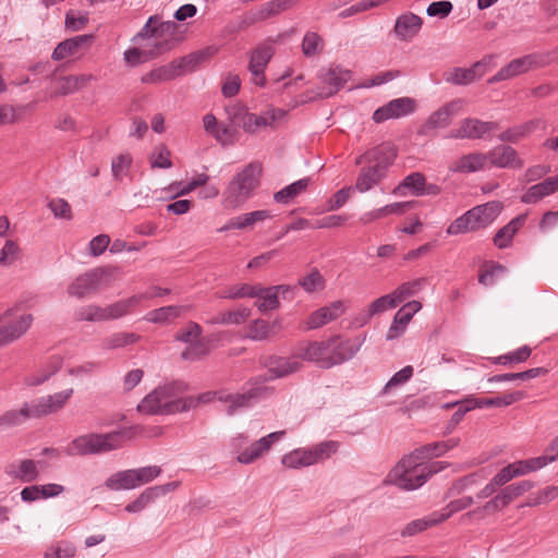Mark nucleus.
Wrapping results in <instances>:
<instances>
[{
    "label": "nucleus",
    "mask_w": 558,
    "mask_h": 558,
    "mask_svg": "<svg viewBox=\"0 0 558 558\" xmlns=\"http://www.w3.org/2000/svg\"><path fill=\"white\" fill-rule=\"evenodd\" d=\"M514 499H515V496L508 485V486L504 487L500 492H498L483 507L477 508L473 511H469L465 515L471 517L473 514H480L482 512H487L489 514L496 513V512H499L502 509H505Z\"/></svg>",
    "instance_id": "nucleus-33"
},
{
    "label": "nucleus",
    "mask_w": 558,
    "mask_h": 558,
    "mask_svg": "<svg viewBox=\"0 0 558 558\" xmlns=\"http://www.w3.org/2000/svg\"><path fill=\"white\" fill-rule=\"evenodd\" d=\"M210 53L208 50H199L193 53H190L180 59L173 60L171 63L177 72L178 76L184 75L186 73L194 72L198 65L209 58Z\"/></svg>",
    "instance_id": "nucleus-36"
},
{
    "label": "nucleus",
    "mask_w": 558,
    "mask_h": 558,
    "mask_svg": "<svg viewBox=\"0 0 558 558\" xmlns=\"http://www.w3.org/2000/svg\"><path fill=\"white\" fill-rule=\"evenodd\" d=\"M93 35H77L72 38L65 39L57 45L54 48L51 58L54 61H61L68 57H73L83 50L85 47L89 46L93 41Z\"/></svg>",
    "instance_id": "nucleus-28"
},
{
    "label": "nucleus",
    "mask_w": 558,
    "mask_h": 558,
    "mask_svg": "<svg viewBox=\"0 0 558 558\" xmlns=\"http://www.w3.org/2000/svg\"><path fill=\"white\" fill-rule=\"evenodd\" d=\"M255 298L258 299L255 305L260 312L274 311L280 305L279 288H274V286L268 288L260 286V291H257Z\"/></svg>",
    "instance_id": "nucleus-40"
},
{
    "label": "nucleus",
    "mask_w": 558,
    "mask_h": 558,
    "mask_svg": "<svg viewBox=\"0 0 558 558\" xmlns=\"http://www.w3.org/2000/svg\"><path fill=\"white\" fill-rule=\"evenodd\" d=\"M21 255V250L17 243L13 240H7L4 245L0 248V266L13 265Z\"/></svg>",
    "instance_id": "nucleus-60"
},
{
    "label": "nucleus",
    "mask_w": 558,
    "mask_h": 558,
    "mask_svg": "<svg viewBox=\"0 0 558 558\" xmlns=\"http://www.w3.org/2000/svg\"><path fill=\"white\" fill-rule=\"evenodd\" d=\"M460 442L459 438H450L442 441H436L433 444H427L418 449L423 457L426 458H435L440 457L448 452L449 450L456 448Z\"/></svg>",
    "instance_id": "nucleus-47"
},
{
    "label": "nucleus",
    "mask_w": 558,
    "mask_h": 558,
    "mask_svg": "<svg viewBox=\"0 0 558 558\" xmlns=\"http://www.w3.org/2000/svg\"><path fill=\"white\" fill-rule=\"evenodd\" d=\"M474 502L473 497L465 496L456 500L450 501L444 509L437 511L438 521L444 522L449 519L453 513L462 511Z\"/></svg>",
    "instance_id": "nucleus-59"
},
{
    "label": "nucleus",
    "mask_w": 558,
    "mask_h": 558,
    "mask_svg": "<svg viewBox=\"0 0 558 558\" xmlns=\"http://www.w3.org/2000/svg\"><path fill=\"white\" fill-rule=\"evenodd\" d=\"M271 217L270 211L260 209L235 216L236 230H246L257 222H263Z\"/></svg>",
    "instance_id": "nucleus-50"
},
{
    "label": "nucleus",
    "mask_w": 558,
    "mask_h": 558,
    "mask_svg": "<svg viewBox=\"0 0 558 558\" xmlns=\"http://www.w3.org/2000/svg\"><path fill=\"white\" fill-rule=\"evenodd\" d=\"M504 205L499 201H492L475 206L454 219L447 228V234L458 235L484 229L493 223L499 216Z\"/></svg>",
    "instance_id": "nucleus-7"
},
{
    "label": "nucleus",
    "mask_w": 558,
    "mask_h": 558,
    "mask_svg": "<svg viewBox=\"0 0 558 558\" xmlns=\"http://www.w3.org/2000/svg\"><path fill=\"white\" fill-rule=\"evenodd\" d=\"M499 128L497 122L483 121L477 118H464L459 121L458 126L446 136L452 140H484L487 135Z\"/></svg>",
    "instance_id": "nucleus-15"
},
{
    "label": "nucleus",
    "mask_w": 558,
    "mask_h": 558,
    "mask_svg": "<svg viewBox=\"0 0 558 558\" xmlns=\"http://www.w3.org/2000/svg\"><path fill=\"white\" fill-rule=\"evenodd\" d=\"M178 77L177 72L172 63L162 65L151 70L150 72L142 76V83L144 84H159L168 81H172Z\"/></svg>",
    "instance_id": "nucleus-46"
},
{
    "label": "nucleus",
    "mask_w": 558,
    "mask_h": 558,
    "mask_svg": "<svg viewBox=\"0 0 558 558\" xmlns=\"http://www.w3.org/2000/svg\"><path fill=\"white\" fill-rule=\"evenodd\" d=\"M279 329V320H275L274 323L270 324L264 319H256L250 326V337L254 340H264L271 336H275Z\"/></svg>",
    "instance_id": "nucleus-44"
},
{
    "label": "nucleus",
    "mask_w": 558,
    "mask_h": 558,
    "mask_svg": "<svg viewBox=\"0 0 558 558\" xmlns=\"http://www.w3.org/2000/svg\"><path fill=\"white\" fill-rule=\"evenodd\" d=\"M532 353V349L529 345H523L514 351L508 352L493 360L495 364L501 365H514L525 362Z\"/></svg>",
    "instance_id": "nucleus-52"
},
{
    "label": "nucleus",
    "mask_w": 558,
    "mask_h": 558,
    "mask_svg": "<svg viewBox=\"0 0 558 558\" xmlns=\"http://www.w3.org/2000/svg\"><path fill=\"white\" fill-rule=\"evenodd\" d=\"M76 547L70 541H58L52 543L45 551L44 558H73Z\"/></svg>",
    "instance_id": "nucleus-51"
},
{
    "label": "nucleus",
    "mask_w": 558,
    "mask_h": 558,
    "mask_svg": "<svg viewBox=\"0 0 558 558\" xmlns=\"http://www.w3.org/2000/svg\"><path fill=\"white\" fill-rule=\"evenodd\" d=\"M132 470L137 487L153 482L162 472L161 468L158 465H148Z\"/></svg>",
    "instance_id": "nucleus-61"
},
{
    "label": "nucleus",
    "mask_w": 558,
    "mask_h": 558,
    "mask_svg": "<svg viewBox=\"0 0 558 558\" xmlns=\"http://www.w3.org/2000/svg\"><path fill=\"white\" fill-rule=\"evenodd\" d=\"M202 333L201 325L195 322H189L184 328L175 332L174 340L187 344L181 353L182 360L196 361L208 354L209 348Z\"/></svg>",
    "instance_id": "nucleus-13"
},
{
    "label": "nucleus",
    "mask_w": 558,
    "mask_h": 558,
    "mask_svg": "<svg viewBox=\"0 0 558 558\" xmlns=\"http://www.w3.org/2000/svg\"><path fill=\"white\" fill-rule=\"evenodd\" d=\"M140 302L141 296H130L105 307L89 304L78 307L74 313V317L78 322L93 323L118 319L128 315L133 307L140 304Z\"/></svg>",
    "instance_id": "nucleus-8"
},
{
    "label": "nucleus",
    "mask_w": 558,
    "mask_h": 558,
    "mask_svg": "<svg viewBox=\"0 0 558 558\" xmlns=\"http://www.w3.org/2000/svg\"><path fill=\"white\" fill-rule=\"evenodd\" d=\"M439 523H440V521H438L437 512H433L426 518L416 519V520L409 522L404 526V529L401 531V535L403 537L413 536V535L421 533V532L425 531L426 529H428L430 526H435Z\"/></svg>",
    "instance_id": "nucleus-48"
},
{
    "label": "nucleus",
    "mask_w": 558,
    "mask_h": 558,
    "mask_svg": "<svg viewBox=\"0 0 558 558\" xmlns=\"http://www.w3.org/2000/svg\"><path fill=\"white\" fill-rule=\"evenodd\" d=\"M505 266L498 263H492L487 269L482 270L478 276V282L483 286L490 287L495 284L496 280L506 274Z\"/></svg>",
    "instance_id": "nucleus-63"
},
{
    "label": "nucleus",
    "mask_w": 558,
    "mask_h": 558,
    "mask_svg": "<svg viewBox=\"0 0 558 558\" xmlns=\"http://www.w3.org/2000/svg\"><path fill=\"white\" fill-rule=\"evenodd\" d=\"M105 486L113 492L132 490L137 488L132 469L118 471L111 474L105 481Z\"/></svg>",
    "instance_id": "nucleus-38"
},
{
    "label": "nucleus",
    "mask_w": 558,
    "mask_h": 558,
    "mask_svg": "<svg viewBox=\"0 0 558 558\" xmlns=\"http://www.w3.org/2000/svg\"><path fill=\"white\" fill-rule=\"evenodd\" d=\"M149 163L153 169H169L172 167L171 151L166 145L156 146L149 155Z\"/></svg>",
    "instance_id": "nucleus-54"
},
{
    "label": "nucleus",
    "mask_w": 558,
    "mask_h": 558,
    "mask_svg": "<svg viewBox=\"0 0 558 558\" xmlns=\"http://www.w3.org/2000/svg\"><path fill=\"white\" fill-rule=\"evenodd\" d=\"M281 464L291 470L314 465L308 447L296 448L283 454L281 458Z\"/></svg>",
    "instance_id": "nucleus-37"
},
{
    "label": "nucleus",
    "mask_w": 558,
    "mask_h": 558,
    "mask_svg": "<svg viewBox=\"0 0 558 558\" xmlns=\"http://www.w3.org/2000/svg\"><path fill=\"white\" fill-rule=\"evenodd\" d=\"M61 363L62 362L60 357L53 359L47 369L41 371L39 374H32L26 376L24 378V384L28 387H33L45 383L60 369Z\"/></svg>",
    "instance_id": "nucleus-56"
},
{
    "label": "nucleus",
    "mask_w": 558,
    "mask_h": 558,
    "mask_svg": "<svg viewBox=\"0 0 558 558\" xmlns=\"http://www.w3.org/2000/svg\"><path fill=\"white\" fill-rule=\"evenodd\" d=\"M422 453L416 449L402 458L389 472L388 482L402 490H415L422 487L434 474L446 468L441 461L423 462Z\"/></svg>",
    "instance_id": "nucleus-2"
},
{
    "label": "nucleus",
    "mask_w": 558,
    "mask_h": 558,
    "mask_svg": "<svg viewBox=\"0 0 558 558\" xmlns=\"http://www.w3.org/2000/svg\"><path fill=\"white\" fill-rule=\"evenodd\" d=\"M262 167L251 162L239 171L227 185L222 194V205L228 209H235L250 199L259 185Z\"/></svg>",
    "instance_id": "nucleus-6"
},
{
    "label": "nucleus",
    "mask_w": 558,
    "mask_h": 558,
    "mask_svg": "<svg viewBox=\"0 0 558 558\" xmlns=\"http://www.w3.org/2000/svg\"><path fill=\"white\" fill-rule=\"evenodd\" d=\"M280 38V35L276 38L268 37L251 50L247 70L251 74L252 84L258 87L266 86L267 78L265 71L276 53V45L279 43Z\"/></svg>",
    "instance_id": "nucleus-9"
},
{
    "label": "nucleus",
    "mask_w": 558,
    "mask_h": 558,
    "mask_svg": "<svg viewBox=\"0 0 558 558\" xmlns=\"http://www.w3.org/2000/svg\"><path fill=\"white\" fill-rule=\"evenodd\" d=\"M345 312L342 301H335L327 306L314 311L307 318L305 325L307 330L318 329L328 323L337 319Z\"/></svg>",
    "instance_id": "nucleus-24"
},
{
    "label": "nucleus",
    "mask_w": 558,
    "mask_h": 558,
    "mask_svg": "<svg viewBox=\"0 0 558 558\" xmlns=\"http://www.w3.org/2000/svg\"><path fill=\"white\" fill-rule=\"evenodd\" d=\"M33 320L32 314H23L15 320L0 326V347L20 339L31 328Z\"/></svg>",
    "instance_id": "nucleus-26"
},
{
    "label": "nucleus",
    "mask_w": 558,
    "mask_h": 558,
    "mask_svg": "<svg viewBox=\"0 0 558 558\" xmlns=\"http://www.w3.org/2000/svg\"><path fill=\"white\" fill-rule=\"evenodd\" d=\"M187 384L173 381L159 386L149 392L137 405V411L148 415H169L190 411L191 401H181L180 395L187 390Z\"/></svg>",
    "instance_id": "nucleus-4"
},
{
    "label": "nucleus",
    "mask_w": 558,
    "mask_h": 558,
    "mask_svg": "<svg viewBox=\"0 0 558 558\" xmlns=\"http://www.w3.org/2000/svg\"><path fill=\"white\" fill-rule=\"evenodd\" d=\"M313 464L324 462L335 454L339 449V442L336 440H324L313 447H308Z\"/></svg>",
    "instance_id": "nucleus-45"
},
{
    "label": "nucleus",
    "mask_w": 558,
    "mask_h": 558,
    "mask_svg": "<svg viewBox=\"0 0 558 558\" xmlns=\"http://www.w3.org/2000/svg\"><path fill=\"white\" fill-rule=\"evenodd\" d=\"M488 157L489 169L493 167L506 169H521L524 166L523 160L518 156L517 150L509 145H498L486 153Z\"/></svg>",
    "instance_id": "nucleus-22"
},
{
    "label": "nucleus",
    "mask_w": 558,
    "mask_h": 558,
    "mask_svg": "<svg viewBox=\"0 0 558 558\" xmlns=\"http://www.w3.org/2000/svg\"><path fill=\"white\" fill-rule=\"evenodd\" d=\"M397 157V149L390 144H381L359 156L355 165H362L354 189L366 193L378 185L387 175Z\"/></svg>",
    "instance_id": "nucleus-3"
},
{
    "label": "nucleus",
    "mask_w": 558,
    "mask_h": 558,
    "mask_svg": "<svg viewBox=\"0 0 558 558\" xmlns=\"http://www.w3.org/2000/svg\"><path fill=\"white\" fill-rule=\"evenodd\" d=\"M29 418H35L29 402H24L21 409H11L0 415V432L16 427Z\"/></svg>",
    "instance_id": "nucleus-30"
},
{
    "label": "nucleus",
    "mask_w": 558,
    "mask_h": 558,
    "mask_svg": "<svg viewBox=\"0 0 558 558\" xmlns=\"http://www.w3.org/2000/svg\"><path fill=\"white\" fill-rule=\"evenodd\" d=\"M112 278L109 268L97 267L77 276L68 287V294L77 299L96 292L101 287L107 286Z\"/></svg>",
    "instance_id": "nucleus-12"
},
{
    "label": "nucleus",
    "mask_w": 558,
    "mask_h": 558,
    "mask_svg": "<svg viewBox=\"0 0 558 558\" xmlns=\"http://www.w3.org/2000/svg\"><path fill=\"white\" fill-rule=\"evenodd\" d=\"M73 389L69 388L53 395L44 396L31 403L35 418L46 416L60 411L73 395Z\"/></svg>",
    "instance_id": "nucleus-18"
},
{
    "label": "nucleus",
    "mask_w": 558,
    "mask_h": 558,
    "mask_svg": "<svg viewBox=\"0 0 558 558\" xmlns=\"http://www.w3.org/2000/svg\"><path fill=\"white\" fill-rule=\"evenodd\" d=\"M363 341L333 336L322 341L303 343L298 355L304 361L315 363L319 368L329 369L353 359L360 351Z\"/></svg>",
    "instance_id": "nucleus-1"
},
{
    "label": "nucleus",
    "mask_w": 558,
    "mask_h": 558,
    "mask_svg": "<svg viewBox=\"0 0 558 558\" xmlns=\"http://www.w3.org/2000/svg\"><path fill=\"white\" fill-rule=\"evenodd\" d=\"M463 106L461 99L451 100L429 114L423 124V132L429 133L435 130L445 129L450 125L452 118L457 116Z\"/></svg>",
    "instance_id": "nucleus-19"
},
{
    "label": "nucleus",
    "mask_w": 558,
    "mask_h": 558,
    "mask_svg": "<svg viewBox=\"0 0 558 558\" xmlns=\"http://www.w3.org/2000/svg\"><path fill=\"white\" fill-rule=\"evenodd\" d=\"M310 182V178H303L289 184L274 194L275 202L283 205L289 204L308 187Z\"/></svg>",
    "instance_id": "nucleus-39"
},
{
    "label": "nucleus",
    "mask_w": 558,
    "mask_h": 558,
    "mask_svg": "<svg viewBox=\"0 0 558 558\" xmlns=\"http://www.w3.org/2000/svg\"><path fill=\"white\" fill-rule=\"evenodd\" d=\"M191 305H168L148 312L145 319L153 324H169L191 311Z\"/></svg>",
    "instance_id": "nucleus-31"
},
{
    "label": "nucleus",
    "mask_w": 558,
    "mask_h": 558,
    "mask_svg": "<svg viewBox=\"0 0 558 558\" xmlns=\"http://www.w3.org/2000/svg\"><path fill=\"white\" fill-rule=\"evenodd\" d=\"M257 291H260V284H235L225 291L220 298L225 299H243V298H255Z\"/></svg>",
    "instance_id": "nucleus-55"
},
{
    "label": "nucleus",
    "mask_w": 558,
    "mask_h": 558,
    "mask_svg": "<svg viewBox=\"0 0 558 558\" xmlns=\"http://www.w3.org/2000/svg\"><path fill=\"white\" fill-rule=\"evenodd\" d=\"M423 19L413 12L401 13L395 22L393 34L397 39L404 43L412 41L422 31Z\"/></svg>",
    "instance_id": "nucleus-20"
},
{
    "label": "nucleus",
    "mask_w": 558,
    "mask_h": 558,
    "mask_svg": "<svg viewBox=\"0 0 558 558\" xmlns=\"http://www.w3.org/2000/svg\"><path fill=\"white\" fill-rule=\"evenodd\" d=\"M229 114L233 122L241 120L242 129L248 133H257L260 130L272 126L277 121L283 119L286 111L280 108L270 107L260 114L250 113L244 107H233Z\"/></svg>",
    "instance_id": "nucleus-11"
},
{
    "label": "nucleus",
    "mask_w": 558,
    "mask_h": 558,
    "mask_svg": "<svg viewBox=\"0 0 558 558\" xmlns=\"http://www.w3.org/2000/svg\"><path fill=\"white\" fill-rule=\"evenodd\" d=\"M424 185L425 177L421 172H412L402 180V182L393 190V193L402 195L403 190L408 189L412 195L424 196Z\"/></svg>",
    "instance_id": "nucleus-43"
},
{
    "label": "nucleus",
    "mask_w": 558,
    "mask_h": 558,
    "mask_svg": "<svg viewBox=\"0 0 558 558\" xmlns=\"http://www.w3.org/2000/svg\"><path fill=\"white\" fill-rule=\"evenodd\" d=\"M259 395V389H251L246 392L235 395L219 392L218 400L227 402L228 407L226 411L228 415H233L240 409L252 407Z\"/></svg>",
    "instance_id": "nucleus-29"
},
{
    "label": "nucleus",
    "mask_w": 558,
    "mask_h": 558,
    "mask_svg": "<svg viewBox=\"0 0 558 558\" xmlns=\"http://www.w3.org/2000/svg\"><path fill=\"white\" fill-rule=\"evenodd\" d=\"M415 110V101L410 97H400L390 100L386 105L379 107L373 113V120L381 123L390 119H399L413 113Z\"/></svg>",
    "instance_id": "nucleus-16"
},
{
    "label": "nucleus",
    "mask_w": 558,
    "mask_h": 558,
    "mask_svg": "<svg viewBox=\"0 0 558 558\" xmlns=\"http://www.w3.org/2000/svg\"><path fill=\"white\" fill-rule=\"evenodd\" d=\"M489 169L486 153H470L452 162L450 170L457 173H473Z\"/></svg>",
    "instance_id": "nucleus-27"
},
{
    "label": "nucleus",
    "mask_w": 558,
    "mask_h": 558,
    "mask_svg": "<svg viewBox=\"0 0 558 558\" xmlns=\"http://www.w3.org/2000/svg\"><path fill=\"white\" fill-rule=\"evenodd\" d=\"M444 80L447 83L464 86L478 80L472 66L470 68H452L444 73Z\"/></svg>",
    "instance_id": "nucleus-42"
},
{
    "label": "nucleus",
    "mask_w": 558,
    "mask_h": 558,
    "mask_svg": "<svg viewBox=\"0 0 558 558\" xmlns=\"http://www.w3.org/2000/svg\"><path fill=\"white\" fill-rule=\"evenodd\" d=\"M33 320L32 314H23L15 320L0 326V347L20 339L31 328Z\"/></svg>",
    "instance_id": "nucleus-25"
},
{
    "label": "nucleus",
    "mask_w": 558,
    "mask_h": 558,
    "mask_svg": "<svg viewBox=\"0 0 558 558\" xmlns=\"http://www.w3.org/2000/svg\"><path fill=\"white\" fill-rule=\"evenodd\" d=\"M526 215H519L500 228L495 234L493 242L498 248H507L511 245L513 236L523 227Z\"/></svg>",
    "instance_id": "nucleus-35"
},
{
    "label": "nucleus",
    "mask_w": 558,
    "mask_h": 558,
    "mask_svg": "<svg viewBox=\"0 0 558 558\" xmlns=\"http://www.w3.org/2000/svg\"><path fill=\"white\" fill-rule=\"evenodd\" d=\"M39 461L33 459H20L5 466V474L22 483H32L39 477Z\"/></svg>",
    "instance_id": "nucleus-23"
},
{
    "label": "nucleus",
    "mask_w": 558,
    "mask_h": 558,
    "mask_svg": "<svg viewBox=\"0 0 558 558\" xmlns=\"http://www.w3.org/2000/svg\"><path fill=\"white\" fill-rule=\"evenodd\" d=\"M425 282V279H415L412 281L404 282L400 284L397 289L392 291V294L395 299L397 300L398 304L405 301L408 298L415 295L421 291Z\"/></svg>",
    "instance_id": "nucleus-57"
},
{
    "label": "nucleus",
    "mask_w": 558,
    "mask_h": 558,
    "mask_svg": "<svg viewBox=\"0 0 558 558\" xmlns=\"http://www.w3.org/2000/svg\"><path fill=\"white\" fill-rule=\"evenodd\" d=\"M556 191H558V177L547 178L543 182L530 186L521 196V202L524 204H535Z\"/></svg>",
    "instance_id": "nucleus-32"
},
{
    "label": "nucleus",
    "mask_w": 558,
    "mask_h": 558,
    "mask_svg": "<svg viewBox=\"0 0 558 558\" xmlns=\"http://www.w3.org/2000/svg\"><path fill=\"white\" fill-rule=\"evenodd\" d=\"M422 308L418 301H410L400 307L393 316L391 325L386 333V340L391 341L401 337L413 318V316Z\"/></svg>",
    "instance_id": "nucleus-21"
},
{
    "label": "nucleus",
    "mask_w": 558,
    "mask_h": 558,
    "mask_svg": "<svg viewBox=\"0 0 558 558\" xmlns=\"http://www.w3.org/2000/svg\"><path fill=\"white\" fill-rule=\"evenodd\" d=\"M352 72L338 64H331L323 68L317 74L319 86L317 96L319 98H329L336 95L351 80Z\"/></svg>",
    "instance_id": "nucleus-14"
},
{
    "label": "nucleus",
    "mask_w": 558,
    "mask_h": 558,
    "mask_svg": "<svg viewBox=\"0 0 558 558\" xmlns=\"http://www.w3.org/2000/svg\"><path fill=\"white\" fill-rule=\"evenodd\" d=\"M154 47L156 49V52L146 51L140 48L128 49L124 52V61L131 66L142 64L157 56L163 46L161 44H155Z\"/></svg>",
    "instance_id": "nucleus-49"
},
{
    "label": "nucleus",
    "mask_w": 558,
    "mask_h": 558,
    "mask_svg": "<svg viewBox=\"0 0 558 558\" xmlns=\"http://www.w3.org/2000/svg\"><path fill=\"white\" fill-rule=\"evenodd\" d=\"M267 367L272 377L281 378L300 371L302 363L295 357L272 356L269 357Z\"/></svg>",
    "instance_id": "nucleus-34"
},
{
    "label": "nucleus",
    "mask_w": 558,
    "mask_h": 558,
    "mask_svg": "<svg viewBox=\"0 0 558 558\" xmlns=\"http://www.w3.org/2000/svg\"><path fill=\"white\" fill-rule=\"evenodd\" d=\"M293 0H271L262 4L255 12H253V21H265L271 16L279 14L287 10Z\"/></svg>",
    "instance_id": "nucleus-41"
},
{
    "label": "nucleus",
    "mask_w": 558,
    "mask_h": 558,
    "mask_svg": "<svg viewBox=\"0 0 558 558\" xmlns=\"http://www.w3.org/2000/svg\"><path fill=\"white\" fill-rule=\"evenodd\" d=\"M551 63L550 53H529L523 57L511 60L502 66L495 75L488 78V84L514 78L531 70L544 68Z\"/></svg>",
    "instance_id": "nucleus-10"
},
{
    "label": "nucleus",
    "mask_w": 558,
    "mask_h": 558,
    "mask_svg": "<svg viewBox=\"0 0 558 558\" xmlns=\"http://www.w3.org/2000/svg\"><path fill=\"white\" fill-rule=\"evenodd\" d=\"M138 339L140 336L134 332H117L104 339L102 348L107 350L124 348L137 342Z\"/></svg>",
    "instance_id": "nucleus-53"
},
{
    "label": "nucleus",
    "mask_w": 558,
    "mask_h": 558,
    "mask_svg": "<svg viewBox=\"0 0 558 558\" xmlns=\"http://www.w3.org/2000/svg\"><path fill=\"white\" fill-rule=\"evenodd\" d=\"M299 284L308 293L323 290L325 280L317 269H313L307 276L299 280Z\"/></svg>",
    "instance_id": "nucleus-64"
},
{
    "label": "nucleus",
    "mask_w": 558,
    "mask_h": 558,
    "mask_svg": "<svg viewBox=\"0 0 558 558\" xmlns=\"http://www.w3.org/2000/svg\"><path fill=\"white\" fill-rule=\"evenodd\" d=\"M284 435L286 430H278L259 438L238 454V462L241 464L254 463L266 454L272 445L283 438Z\"/></svg>",
    "instance_id": "nucleus-17"
},
{
    "label": "nucleus",
    "mask_w": 558,
    "mask_h": 558,
    "mask_svg": "<svg viewBox=\"0 0 558 558\" xmlns=\"http://www.w3.org/2000/svg\"><path fill=\"white\" fill-rule=\"evenodd\" d=\"M558 497V486H546L532 495L529 501L525 504L526 507H536L543 504H548Z\"/></svg>",
    "instance_id": "nucleus-62"
},
{
    "label": "nucleus",
    "mask_w": 558,
    "mask_h": 558,
    "mask_svg": "<svg viewBox=\"0 0 558 558\" xmlns=\"http://www.w3.org/2000/svg\"><path fill=\"white\" fill-rule=\"evenodd\" d=\"M130 430L122 428L105 434L89 433L74 438L66 447L69 456H94L123 447Z\"/></svg>",
    "instance_id": "nucleus-5"
},
{
    "label": "nucleus",
    "mask_w": 558,
    "mask_h": 558,
    "mask_svg": "<svg viewBox=\"0 0 558 558\" xmlns=\"http://www.w3.org/2000/svg\"><path fill=\"white\" fill-rule=\"evenodd\" d=\"M302 52L305 57L311 58L318 54L324 48V40L315 32L305 33L302 40Z\"/></svg>",
    "instance_id": "nucleus-58"
}]
</instances>
